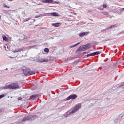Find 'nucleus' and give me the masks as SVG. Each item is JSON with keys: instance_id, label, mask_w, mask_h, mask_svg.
Here are the masks:
<instances>
[{"instance_id": "nucleus-37", "label": "nucleus", "mask_w": 124, "mask_h": 124, "mask_svg": "<svg viewBox=\"0 0 124 124\" xmlns=\"http://www.w3.org/2000/svg\"><path fill=\"white\" fill-rule=\"evenodd\" d=\"M33 21V23H34V22H35V19H32Z\"/></svg>"}, {"instance_id": "nucleus-36", "label": "nucleus", "mask_w": 124, "mask_h": 124, "mask_svg": "<svg viewBox=\"0 0 124 124\" xmlns=\"http://www.w3.org/2000/svg\"><path fill=\"white\" fill-rule=\"evenodd\" d=\"M9 58H10V59H14V57H9Z\"/></svg>"}, {"instance_id": "nucleus-11", "label": "nucleus", "mask_w": 124, "mask_h": 124, "mask_svg": "<svg viewBox=\"0 0 124 124\" xmlns=\"http://www.w3.org/2000/svg\"><path fill=\"white\" fill-rule=\"evenodd\" d=\"M60 25H61L60 23H56L52 24V26H54V27H55L56 28H58V27H60Z\"/></svg>"}, {"instance_id": "nucleus-27", "label": "nucleus", "mask_w": 124, "mask_h": 124, "mask_svg": "<svg viewBox=\"0 0 124 124\" xmlns=\"http://www.w3.org/2000/svg\"><path fill=\"white\" fill-rule=\"evenodd\" d=\"M2 97H4V94L0 95V98H2Z\"/></svg>"}, {"instance_id": "nucleus-33", "label": "nucleus", "mask_w": 124, "mask_h": 124, "mask_svg": "<svg viewBox=\"0 0 124 124\" xmlns=\"http://www.w3.org/2000/svg\"><path fill=\"white\" fill-rule=\"evenodd\" d=\"M124 86V82L123 83H122L120 87H123Z\"/></svg>"}, {"instance_id": "nucleus-35", "label": "nucleus", "mask_w": 124, "mask_h": 124, "mask_svg": "<svg viewBox=\"0 0 124 124\" xmlns=\"http://www.w3.org/2000/svg\"><path fill=\"white\" fill-rule=\"evenodd\" d=\"M49 39H54V37H51L49 38Z\"/></svg>"}, {"instance_id": "nucleus-30", "label": "nucleus", "mask_w": 124, "mask_h": 124, "mask_svg": "<svg viewBox=\"0 0 124 124\" xmlns=\"http://www.w3.org/2000/svg\"><path fill=\"white\" fill-rule=\"evenodd\" d=\"M103 7H104V8H106V7H107V5H106V4H104V5H103Z\"/></svg>"}, {"instance_id": "nucleus-38", "label": "nucleus", "mask_w": 124, "mask_h": 124, "mask_svg": "<svg viewBox=\"0 0 124 124\" xmlns=\"http://www.w3.org/2000/svg\"><path fill=\"white\" fill-rule=\"evenodd\" d=\"M9 1H12L13 0H8Z\"/></svg>"}, {"instance_id": "nucleus-40", "label": "nucleus", "mask_w": 124, "mask_h": 124, "mask_svg": "<svg viewBox=\"0 0 124 124\" xmlns=\"http://www.w3.org/2000/svg\"><path fill=\"white\" fill-rule=\"evenodd\" d=\"M32 91H34V90H35V88L32 89Z\"/></svg>"}, {"instance_id": "nucleus-34", "label": "nucleus", "mask_w": 124, "mask_h": 124, "mask_svg": "<svg viewBox=\"0 0 124 124\" xmlns=\"http://www.w3.org/2000/svg\"><path fill=\"white\" fill-rule=\"evenodd\" d=\"M58 3V2H57V1H54H54H53V3Z\"/></svg>"}, {"instance_id": "nucleus-16", "label": "nucleus", "mask_w": 124, "mask_h": 124, "mask_svg": "<svg viewBox=\"0 0 124 124\" xmlns=\"http://www.w3.org/2000/svg\"><path fill=\"white\" fill-rule=\"evenodd\" d=\"M99 54H101V51H96L95 52H93V56H96V55H99Z\"/></svg>"}, {"instance_id": "nucleus-28", "label": "nucleus", "mask_w": 124, "mask_h": 124, "mask_svg": "<svg viewBox=\"0 0 124 124\" xmlns=\"http://www.w3.org/2000/svg\"><path fill=\"white\" fill-rule=\"evenodd\" d=\"M22 99H23V98L21 97H19L18 98V100H22Z\"/></svg>"}, {"instance_id": "nucleus-43", "label": "nucleus", "mask_w": 124, "mask_h": 124, "mask_svg": "<svg viewBox=\"0 0 124 124\" xmlns=\"http://www.w3.org/2000/svg\"><path fill=\"white\" fill-rule=\"evenodd\" d=\"M6 69H7V68H6Z\"/></svg>"}, {"instance_id": "nucleus-32", "label": "nucleus", "mask_w": 124, "mask_h": 124, "mask_svg": "<svg viewBox=\"0 0 124 124\" xmlns=\"http://www.w3.org/2000/svg\"><path fill=\"white\" fill-rule=\"evenodd\" d=\"M40 17V16H36L35 18H39Z\"/></svg>"}, {"instance_id": "nucleus-8", "label": "nucleus", "mask_w": 124, "mask_h": 124, "mask_svg": "<svg viewBox=\"0 0 124 124\" xmlns=\"http://www.w3.org/2000/svg\"><path fill=\"white\" fill-rule=\"evenodd\" d=\"M43 2L46 3H53L54 0H43Z\"/></svg>"}, {"instance_id": "nucleus-29", "label": "nucleus", "mask_w": 124, "mask_h": 124, "mask_svg": "<svg viewBox=\"0 0 124 124\" xmlns=\"http://www.w3.org/2000/svg\"><path fill=\"white\" fill-rule=\"evenodd\" d=\"M4 47L5 50H6V51H8V50H9L8 47H7V49H6V46H4Z\"/></svg>"}, {"instance_id": "nucleus-26", "label": "nucleus", "mask_w": 124, "mask_h": 124, "mask_svg": "<svg viewBox=\"0 0 124 124\" xmlns=\"http://www.w3.org/2000/svg\"><path fill=\"white\" fill-rule=\"evenodd\" d=\"M31 99H32L33 100H34V99H36L34 96H32L31 98Z\"/></svg>"}, {"instance_id": "nucleus-18", "label": "nucleus", "mask_w": 124, "mask_h": 124, "mask_svg": "<svg viewBox=\"0 0 124 124\" xmlns=\"http://www.w3.org/2000/svg\"><path fill=\"white\" fill-rule=\"evenodd\" d=\"M79 44H80V43H78L75 45H73L70 46L69 47H70V48H74V47H76V46H77L78 45H79Z\"/></svg>"}, {"instance_id": "nucleus-39", "label": "nucleus", "mask_w": 124, "mask_h": 124, "mask_svg": "<svg viewBox=\"0 0 124 124\" xmlns=\"http://www.w3.org/2000/svg\"><path fill=\"white\" fill-rule=\"evenodd\" d=\"M83 54L85 55V54H87V52H84Z\"/></svg>"}, {"instance_id": "nucleus-25", "label": "nucleus", "mask_w": 124, "mask_h": 124, "mask_svg": "<svg viewBox=\"0 0 124 124\" xmlns=\"http://www.w3.org/2000/svg\"><path fill=\"white\" fill-rule=\"evenodd\" d=\"M3 6H4V7H6L7 8H9V7H8V6H7L6 4H3Z\"/></svg>"}, {"instance_id": "nucleus-20", "label": "nucleus", "mask_w": 124, "mask_h": 124, "mask_svg": "<svg viewBox=\"0 0 124 124\" xmlns=\"http://www.w3.org/2000/svg\"><path fill=\"white\" fill-rule=\"evenodd\" d=\"M2 38L3 40H4L5 41H7V40H8L7 38L5 35L2 36Z\"/></svg>"}, {"instance_id": "nucleus-42", "label": "nucleus", "mask_w": 124, "mask_h": 124, "mask_svg": "<svg viewBox=\"0 0 124 124\" xmlns=\"http://www.w3.org/2000/svg\"><path fill=\"white\" fill-rule=\"evenodd\" d=\"M91 21H93V19H91Z\"/></svg>"}, {"instance_id": "nucleus-41", "label": "nucleus", "mask_w": 124, "mask_h": 124, "mask_svg": "<svg viewBox=\"0 0 124 124\" xmlns=\"http://www.w3.org/2000/svg\"><path fill=\"white\" fill-rule=\"evenodd\" d=\"M123 9L124 10V8Z\"/></svg>"}, {"instance_id": "nucleus-4", "label": "nucleus", "mask_w": 124, "mask_h": 124, "mask_svg": "<svg viewBox=\"0 0 124 124\" xmlns=\"http://www.w3.org/2000/svg\"><path fill=\"white\" fill-rule=\"evenodd\" d=\"M77 98V94H71L66 98V100H70V99H75Z\"/></svg>"}, {"instance_id": "nucleus-14", "label": "nucleus", "mask_w": 124, "mask_h": 124, "mask_svg": "<svg viewBox=\"0 0 124 124\" xmlns=\"http://www.w3.org/2000/svg\"><path fill=\"white\" fill-rule=\"evenodd\" d=\"M22 51H23V48H18L13 51V52L14 53H17V52H22Z\"/></svg>"}, {"instance_id": "nucleus-19", "label": "nucleus", "mask_w": 124, "mask_h": 124, "mask_svg": "<svg viewBox=\"0 0 124 124\" xmlns=\"http://www.w3.org/2000/svg\"><path fill=\"white\" fill-rule=\"evenodd\" d=\"M102 14L104 15H106V16H107V17H109V14H108V13L105 12H103Z\"/></svg>"}, {"instance_id": "nucleus-1", "label": "nucleus", "mask_w": 124, "mask_h": 124, "mask_svg": "<svg viewBox=\"0 0 124 124\" xmlns=\"http://www.w3.org/2000/svg\"><path fill=\"white\" fill-rule=\"evenodd\" d=\"M5 90L7 89H11V90H16V89H20V86L18 85V83H14L9 84L4 87Z\"/></svg>"}, {"instance_id": "nucleus-23", "label": "nucleus", "mask_w": 124, "mask_h": 124, "mask_svg": "<svg viewBox=\"0 0 124 124\" xmlns=\"http://www.w3.org/2000/svg\"><path fill=\"white\" fill-rule=\"evenodd\" d=\"M33 96H34V97H35V98L36 99V98L39 97V96H40V95H39V94H35V95H34Z\"/></svg>"}, {"instance_id": "nucleus-17", "label": "nucleus", "mask_w": 124, "mask_h": 124, "mask_svg": "<svg viewBox=\"0 0 124 124\" xmlns=\"http://www.w3.org/2000/svg\"><path fill=\"white\" fill-rule=\"evenodd\" d=\"M48 62V59L46 58V59H42L41 61H40V62Z\"/></svg>"}, {"instance_id": "nucleus-5", "label": "nucleus", "mask_w": 124, "mask_h": 124, "mask_svg": "<svg viewBox=\"0 0 124 124\" xmlns=\"http://www.w3.org/2000/svg\"><path fill=\"white\" fill-rule=\"evenodd\" d=\"M123 119V115L122 114L120 115L119 116L114 120V122L115 123H120V122L122 121V120Z\"/></svg>"}, {"instance_id": "nucleus-9", "label": "nucleus", "mask_w": 124, "mask_h": 124, "mask_svg": "<svg viewBox=\"0 0 124 124\" xmlns=\"http://www.w3.org/2000/svg\"><path fill=\"white\" fill-rule=\"evenodd\" d=\"M30 120H31L30 116H27L23 118L22 122H27V121H30Z\"/></svg>"}, {"instance_id": "nucleus-6", "label": "nucleus", "mask_w": 124, "mask_h": 124, "mask_svg": "<svg viewBox=\"0 0 124 124\" xmlns=\"http://www.w3.org/2000/svg\"><path fill=\"white\" fill-rule=\"evenodd\" d=\"M29 117H30V121H33V120H34V119H37V116L36 115L29 116Z\"/></svg>"}, {"instance_id": "nucleus-7", "label": "nucleus", "mask_w": 124, "mask_h": 124, "mask_svg": "<svg viewBox=\"0 0 124 124\" xmlns=\"http://www.w3.org/2000/svg\"><path fill=\"white\" fill-rule=\"evenodd\" d=\"M29 68H26L25 70H23V73L25 76L29 75Z\"/></svg>"}, {"instance_id": "nucleus-22", "label": "nucleus", "mask_w": 124, "mask_h": 124, "mask_svg": "<svg viewBox=\"0 0 124 124\" xmlns=\"http://www.w3.org/2000/svg\"><path fill=\"white\" fill-rule=\"evenodd\" d=\"M44 52H45V53H49V49L48 48H45Z\"/></svg>"}, {"instance_id": "nucleus-13", "label": "nucleus", "mask_w": 124, "mask_h": 124, "mask_svg": "<svg viewBox=\"0 0 124 124\" xmlns=\"http://www.w3.org/2000/svg\"><path fill=\"white\" fill-rule=\"evenodd\" d=\"M86 34H87V32H83L79 34V36H80V37H83V36H85Z\"/></svg>"}, {"instance_id": "nucleus-31", "label": "nucleus", "mask_w": 124, "mask_h": 124, "mask_svg": "<svg viewBox=\"0 0 124 124\" xmlns=\"http://www.w3.org/2000/svg\"><path fill=\"white\" fill-rule=\"evenodd\" d=\"M30 23L31 24V23H33V20L32 19H31V21H30Z\"/></svg>"}, {"instance_id": "nucleus-15", "label": "nucleus", "mask_w": 124, "mask_h": 124, "mask_svg": "<svg viewBox=\"0 0 124 124\" xmlns=\"http://www.w3.org/2000/svg\"><path fill=\"white\" fill-rule=\"evenodd\" d=\"M117 27V24H115L114 25H112L109 27H108V29H106V30H110V29H114V28Z\"/></svg>"}, {"instance_id": "nucleus-2", "label": "nucleus", "mask_w": 124, "mask_h": 124, "mask_svg": "<svg viewBox=\"0 0 124 124\" xmlns=\"http://www.w3.org/2000/svg\"><path fill=\"white\" fill-rule=\"evenodd\" d=\"M90 44H87L85 45L80 46H79V47L78 48V51H86L88 50L89 48H90Z\"/></svg>"}, {"instance_id": "nucleus-3", "label": "nucleus", "mask_w": 124, "mask_h": 124, "mask_svg": "<svg viewBox=\"0 0 124 124\" xmlns=\"http://www.w3.org/2000/svg\"><path fill=\"white\" fill-rule=\"evenodd\" d=\"M81 108V105L78 104L77 106H75L74 108L72 110V111L70 112V114H73V113H76L77 111V110H79Z\"/></svg>"}, {"instance_id": "nucleus-12", "label": "nucleus", "mask_w": 124, "mask_h": 124, "mask_svg": "<svg viewBox=\"0 0 124 124\" xmlns=\"http://www.w3.org/2000/svg\"><path fill=\"white\" fill-rule=\"evenodd\" d=\"M50 15L51 16H53L54 17H59V14L57 13H50Z\"/></svg>"}, {"instance_id": "nucleus-10", "label": "nucleus", "mask_w": 124, "mask_h": 124, "mask_svg": "<svg viewBox=\"0 0 124 124\" xmlns=\"http://www.w3.org/2000/svg\"><path fill=\"white\" fill-rule=\"evenodd\" d=\"M28 76L30 75H32V74H35V72L33 71H31V69H29V72H28Z\"/></svg>"}, {"instance_id": "nucleus-21", "label": "nucleus", "mask_w": 124, "mask_h": 124, "mask_svg": "<svg viewBox=\"0 0 124 124\" xmlns=\"http://www.w3.org/2000/svg\"><path fill=\"white\" fill-rule=\"evenodd\" d=\"M86 57H93L94 55H93V53H90V54H87V55H86Z\"/></svg>"}, {"instance_id": "nucleus-24", "label": "nucleus", "mask_w": 124, "mask_h": 124, "mask_svg": "<svg viewBox=\"0 0 124 124\" xmlns=\"http://www.w3.org/2000/svg\"><path fill=\"white\" fill-rule=\"evenodd\" d=\"M29 20H31V18H30V17L25 19L24 20V22H28V21H29Z\"/></svg>"}]
</instances>
